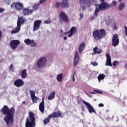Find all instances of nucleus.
Masks as SVG:
<instances>
[{
	"mask_svg": "<svg viewBox=\"0 0 127 127\" xmlns=\"http://www.w3.org/2000/svg\"><path fill=\"white\" fill-rule=\"evenodd\" d=\"M125 67L126 68V69H127V64H125Z\"/></svg>",
	"mask_w": 127,
	"mask_h": 127,
	"instance_id": "nucleus-51",
	"label": "nucleus"
},
{
	"mask_svg": "<svg viewBox=\"0 0 127 127\" xmlns=\"http://www.w3.org/2000/svg\"><path fill=\"white\" fill-rule=\"evenodd\" d=\"M46 64V58L44 57L41 58L37 63V67L39 69H42L45 66Z\"/></svg>",
	"mask_w": 127,
	"mask_h": 127,
	"instance_id": "nucleus-10",
	"label": "nucleus"
},
{
	"mask_svg": "<svg viewBox=\"0 0 127 127\" xmlns=\"http://www.w3.org/2000/svg\"><path fill=\"white\" fill-rule=\"evenodd\" d=\"M11 8H15L16 10H21L23 9V3L20 2H13L11 5Z\"/></svg>",
	"mask_w": 127,
	"mask_h": 127,
	"instance_id": "nucleus-6",
	"label": "nucleus"
},
{
	"mask_svg": "<svg viewBox=\"0 0 127 127\" xmlns=\"http://www.w3.org/2000/svg\"><path fill=\"white\" fill-rule=\"evenodd\" d=\"M95 18H96V17H95L94 16H92L91 17V20H94V19H95Z\"/></svg>",
	"mask_w": 127,
	"mask_h": 127,
	"instance_id": "nucleus-48",
	"label": "nucleus"
},
{
	"mask_svg": "<svg viewBox=\"0 0 127 127\" xmlns=\"http://www.w3.org/2000/svg\"><path fill=\"white\" fill-rule=\"evenodd\" d=\"M5 10V9H4V8L0 7V13L3 12Z\"/></svg>",
	"mask_w": 127,
	"mask_h": 127,
	"instance_id": "nucleus-41",
	"label": "nucleus"
},
{
	"mask_svg": "<svg viewBox=\"0 0 127 127\" xmlns=\"http://www.w3.org/2000/svg\"><path fill=\"white\" fill-rule=\"evenodd\" d=\"M31 99L33 101V103H37V100H39L38 98H37L36 96H34L33 97H32Z\"/></svg>",
	"mask_w": 127,
	"mask_h": 127,
	"instance_id": "nucleus-34",
	"label": "nucleus"
},
{
	"mask_svg": "<svg viewBox=\"0 0 127 127\" xmlns=\"http://www.w3.org/2000/svg\"><path fill=\"white\" fill-rule=\"evenodd\" d=\"M57 80L58 82H62V80H63V74L60 73L57 76Z\"/></svg>",
	"mask_w": 127,
	"mask_h": 127,
	"instance_id": "nucleus-26",
	"label": "nucleus"
},
{
	"mask_svg": "<svg viewBox=\"0 0 127 127\" xmlns=\"http://www.w3.org/2000/svg\"><path fill=\"white\" fill-rule=\"evenodd\" d=\"M80 19H82V18H83V13H80Z\"/></svg>",
	"mask_w": 127,
	"mask_h": 127,
	"instance_id": "nucleus-46",
	"label": "nucleus"
},
{
	"mask_svg": "<svg viewBox=\"0 0 127 127\" xmlns=\"http://www.w3.org/2000/svg\"><path fill=\"white\" fill-rule=\"evenodd\" d=\"M25 103H26V102H24V101H23V102H22V104H25Z\"/></svg>",
	"mask_w": 127,
	"mask_h": 127,
	"instance_id": "nucleus-55",
	"label": "nucleus"
},
{
	"mask_svg": "<svg viewBox=\"0 0 127 127\" xmlns=\"http://www.w3.org/2000/svg\"><path fill=\"white\" fill-rule=\"evenodd\" d=\"M90 93L91 94H93V95H94L95 94H103V92H102V91H101L100 90L94 89V90H93V92H90Z\"/></svg>",
	"mask_w": 127,
	"mask_h": 127,
	"instance_id": "nucleus-29",
	"label": "nucleus"
},
{
	"mask_svg": "<svg viewBox=\"0 0 127 127\" xmlns=\"http://www.w3.org/2000/svg\"><path fill=\"white\" fill-rule=\"evenodd\" d=\"M91 65L93 66H98V63H96V62H91Z\"/></svg>",
	"mask_w": 127,
	"mask_h": 127,
	"instance_id": "nucleus-40",
	"label": "nucleus"
},
{
	"mask_svg": "<svg viewBox=\"0 0 127 127\" xmlns=\"http://www.w3.org/2000/svg\"><path fill=\"white\" fill-rule=\"evenodd\" d=\"M39 111L43 114L44 113V110H45V107L44 105V98H42V102L40 103L39 105Z\"/></svg>",
	"mask_w": 127,
	"mask_h": 127,
	"instance_id": "nucleus-20",
	"label": "nucleus"
},
{
	"mask_svg": "<svg viewBox=\"0 0 127 127\" xmlns=\"http://www.w3.org/2000/svg\"><path fill=\"white\" fill-rule=\"evenodd\" d=\"M55 94H56L55 91H53V92H52L49 94V95L48 100H53V99H54V98H55Z\"/></svg>",
	"mask_w": 127,
	"mask_h": 127,
	"instance_id": "nucleus-24",
	"label": "nucleus"
},
{
	"mask_svg": "<svg viewBox=\"0 0 127 127\" xmlns=\"http://www.w3.org/2000/svg\"><path fill=\"white\" fill-rule=\"evenodd\" d=\"M2 36V33L1 31L0 30V41L1 40V37Z\"/></svg>",
	"mask_w": 127,
	"mask_h": 127,
	"instance_id": "nucleus-44",
	"label": "nucleus"
},
{
	"mask_svg": "<svg viewBox=\"0 0 127 127\" xmlns=\"http://www.w3.org/2000/svg\"><path fill=\"white\" fill-rule=\"evenodd\" d=\"M22 23H24V19H23V16L19 17L18 18V20L17 22V26L20 27Z\"/></svg>",
	"mask_w": 127,
	"mask_h": 127,
	"instance_id": "nucleus-21",
	"label": "nucleus"
},
{
	"mask_svg": "<svg viewBox=\"0 0 127 127\" xmlns=\"http://www.w3.org/2000/svg\"><path fill=\"white\" fill-rule=\"evenodd\" d=\"M64 40H67V37H64Z\"/></svg>",
	"mask_w": 127,
	"mask_h": 127,
	"instance_id": "nucleus-50",
	"label": "nucleus"
},
{
	"mask_svg": "<svg viewBox=\"0 0 127 127\" xmlns=\"http://www.w3.org/2000/svg\"><path fill=\"white\" fill-rule=\"evenodd\" d=\"M124 28H125V35L127 37V27L125 26H124Z\"/></svg>",
	"mask_w": 127,
	"mask_h": 127,
	"instance_id": "nucleus-42",
	"label": "nucleus"
},
{
	"mask_svg": "<svg viewBox=\"0 0 127 127\" xmlns=\"http://www.w3.org/2000/svg\"><path fill=\"white\" fill-rule=\"evenodd\" d=\"M101 1H102V2H105V0H100Z\"/></svg>",
	"mask_w": 127,
	"mask_h": 127,
	"instance_id": "nucleus-52",
	"label": "nucleus"
},
{
	"mask_svg": "<svg viewBox=\"0 0 127 127\" xmlns=\"http://www.w3.org/2000/svg\"><path fill=\"white\" fill-rule=\"evenodd\" d=\"M9 69L10 71H11L12 72H13L14 70V67L13 66V64H10V65L9 67Z\"/></svg>",
	"mask_w": 127,
	"mask_h": 127,
	"instance_id": "nucleus-38",
	"label": "nucleus"
},
{
	"mask_svg": "<svg viewBox=\"0 0 127 127\" xmlns=\"http://www.w3.org/2000/svg\"><path fill=\"white\" fill-rule=\"evenodd\" d=\"M93 52L95 54H101V53H102V50L99 49V48H98V47H95L93 49Z\"/></svg>",
	"mask_w": 127,
	"mask_h": 127,
	"instance_id": "nucleus-23",
	"label": "nucleus"
},
{
	"mask_svg": "<svg viewBox=\"0 0 127 127\" xmlns=\"http://www.w3.org/2000/svg\"><path fill=\"white\" fill-rule=\"evenodd\" d=\"M106 30L104 29H101L100 30H95L93 31L92 35L95 40L98 41L100 39H103L106 37Z\"/></svg>",
	"mask_w": 127,
	"mask_h": 127,
	"instance_id": "nucleus-2",
	"label": "nucleus"
},
{
	"mask_svg": "<svg viewBox=\"0 0 127 127\" xmlns=\"http://www.w3.org/2000/svg\"><path fill=\"white\" fill-rule=\"evenodd\" d=\"M29 118H27L26 119L25 127H35L36 124L35 123L34 113L29 112Z\"/></svg>",
	"mask_w": 127,
	"mask_h": 127,
	"instance_id": "nucleus-3",
	"label": "nucleus"
},
{
	"mask_svg": "<svg viewBox=\"0 0 127 127\" xmlns=\"http://www.w3.org/2000/svg\"><path fill=\"white\" fill-rule=\"evenodd\" d=\"M39 3H36L33 6V11L37 10L38 7H39Z\"/></svg>",
	"mask_w": 127,
	"mask_h": 127,
	"instance_id": "nucleus-31",
	"label": "nucleus"
},
{
	"mask_svg": "<svg viewBox=\"0 0 127 127\" xmlns=\"http://www.w3.org/2000/svg\"><path fill=\"white\" fill-rule=\"evenodd\" d=\"M24 43L27 45H31L33 47H35L36 46V43L34 42V40H30L29 39H26L24 40Z\"/></svg>",
	"mask_w": 127,
	"mask_h": 127,
	"instance_id": "nucleus-18",
	"label": "nucleus"
},
{
	"mask_svg": "<svg viewBox=\"0 0 127 127\" xmlns=\"http://www.w3.org/2000/svg\"><path fill=\"white\" fill-rule=\"evenodd\" d=\"M77 27L72 26L69 30V34L68 35V37H72L75 33H77Z\"/></svg>",
	"mask_w": 127,
	"mask_h": 127,
	"instance_id": "nucleus-19",
	"label": "nucleus"
},
{
	"mask_svg": "<svg viewBox=\"0 0 127 127\" xmlns=\"http://www.w3.org/2000/svg\"><path fill=\"white\" fill-rule=\"evenodd\" d=\"M72 81H73V82H75V74H73V75Z\"/></svg>",
	"mask_w": 127,
	"mask_h": 127,
	"instance_id": "nucleus-47",
	"label": "nucleus"
},
{
	"mask_svg": "<svg viewBox=\"0 0 127 127\" xmlns=\"http://www.w3.org/2000/svg\"><path fill=\"white\" fill-rule=\"evenodd\" d=\"M79 61H80L79 53H78V52H76L74 55L73 66H77L78 63H79Z\"/></svg>",
	"mask_w": 127,
	"mask_h": 127,
	"instance_id": "nucleus-17",
	"label": "nucleus"
},
{
	"mask_svg": "<svg viewBox=\"0 0 127 127\" xmlns=\"http://www.w3.org/2000/svg\"><path fill=\"white\" fill-rule=\"evenodd\" d=\"M14 85L17 88H19V87H22L24 85V81L21 79H17L14 82Z\"/></svg>",
	"mask_w": 127,
	"mask_h": 127,
	"instance_id": "nucleus-15",
	"label": "nucleus"
},
{
	"mask_svg": "<svg viewBox=\"0 0 127 127\" xmlns=\"http://www.w3.org/2000/svg\"><path fill=\"white\" fill-rule=\"evenodd\" d=\"M68 0H63L62 3L57 2L55 4L56 7L59 8V6L61 7H68L69 6V4L67 1Z\"/></svg>",
	"mask_w": 127,
	"mask_h": 127,
	"instance_id": "nucleus-13",
	"label": "nucleus"
},
{
	"mask_svg": "<svg viewBox=\"0 0 127 127\" xmlns=\"http://www.w3.org/2000/svg\"><path fill=\"white\" fill-rule=\"evenodd\" d=\"M105 77H106V75H105L104 74H99L97 77L99 82H101L102 80H104L105 79Z\"/></svg>",
	"mask_w": 127,
	"mask_h": 127,
	"instance_id": "nucleus-27",
	"label": "nucleus"
},
{
	"mask_svg": "<svg viewBox=\"0 0 127 127\" xmlns=\"http://www.w3.org/2000/svg\"><path fill=\"white\" fill-rule=\"evenodd\" d=\"M115 28H116V29H118V28H117V26H115Z\"/></svg>",
	"mask_w": 127,
	"mask_h": 127,
	"instance_id": "nucleus-54",
	"label": "nucleus"
},
{
	"mask_svg": "<svg viewBox=\"0 0 127 127\" xmlns=\"http://www.w3.org/2000/svg\"><path fill=\"white\" fill-rule=\"evenodd\" d=\"M119 65H120V63L118 61H114L113 63V65L114 66V67H116V66H119Z\"/></svg>",
	"mask_w": 127,
	"mask_h": 127,
	"instance_id": "nucleus-35",
	"label": "nucleus"
},
{
	"mask_svg": "<svg viewBox=\"0 0 127 127\" xmlns=\"http://www.w3.org/2000/svg\"><path fill=\"white\" fill-rule=\"evenodd\" d=\"M92 2V0H80L79 3L81 5V6L83 8V10H85V6L86 5L89 6L90 3Z\"/></svg>",
	"mask_w": 127,
	"mask_h": 127,
	"instance_id": "nucleus-12",
	"label": "nucleus"
},
{
	"mask_svg": "<svg viewBox=\"0 0 127 127\" xmlns=\"http://www.w3.org/2000/svg\"><path fill=\"white\" fill-rule=\"evenodd\" d=\"M59 16L60 17V21H63L64 22H66V23H68V22H69V18L68 17V16L64 13V12L61 11Z\"/></svg>",
	"mask_w": 127,
	"mask_h": 127,
	"instance_id": "nucleus-8",
	"label": "nucleus"
},
{
	"mask_svg": "<svg viewBox=\"0 0 127 127\" xmlns=\"http://www.w3.org/2000/svg\"><path fill=\"white\" fill-rule=\"evenodd\" d=\"M112 46L114 47H116L120 44V39H119V36L118 34H115L113 36L112 39Z\"/></svg>",
	"mask_w": 127,
	"mask_h": 127,
	"instance_id": "nucleus-9",
	"label": "nucleus"
},
{
	"mask_svg": "<svg viewBox=\"0 0 127 127\" xmlns=\"http://www.w3.org/2000/svg\"><path fill=\"white\" fill-rule=\"evenodd\" d=\"M119 2H122V0H119Z\"/></svg>",
	"mask_w": 127,
	"mask_h": 127,
	"instance_id": "nucleus-53",
	"label": "nucleus"
},
{
	"mask_svg": "<svg viewBox=\"0 0 127 127\" xmlns=\"http://www.w3.org/2000/svg\"><path fill=\"white\" fill-rule=\"evenodd\" d=\"M61 116H62V113L60 111L53 112L43 120V123L44 125H48L50 123L51 119H56V118H59Z\"/></svg>",
	"mask_w": 127,
	"mask_h": 127,
	"instance_id": "nucleus-5",
	"label": "nucleus"
},
{
	"mask_svg": "<svg viewBox=\"0 0 127 127\" xmlns=\"http://www.w3.org/2000/svg\"><path fill=\"white\" fill-rule=\"evenodd\" d=\"M106 57L107 58L106 61H112V59L111 58V56L109 55L108 53L106 54Z\"/></svg>",
	"mask_w": 127,
	"mask_h": 127,
	"instance_id": "nucleus-32",
	"label": "nucleus"
},
{
	"mask_svg": "<svg viewBox=\"0 0 127 127\" xmlns=\"http://www.w3.org/2000/svg\"><path fill=\"white\" fill-rule=\"evenodd\" d=\"M82 102L84 105H85L89 113H90V114H92V113H94V114H97V113L96 112V110L90 103L86 102L85 100H82Z\"/></svg>",
	"mask_w": 127,
	"mask_h": 127,
	"instance_id": "nucleus-7",
	"label": "nucleus"
},
{
	"mask_svg": "<svg viewBox=\"0 0 127 127\" xmlns=\"http://www.w3.org/2000/svg\"><path fill=\"white\" fill-rule=\"evenodd\" d=\"M118 4V2L116 1H113L111 4H109V5H111V7H113V6L115 5H117Z\"/></svg>",
	"mask_w": 127,
	"mask_h": 127,
	"instance_id": "nucleus-36",
	"label": "nucleus"
},
{
	"mask_svg": "<svg viewBox=\"0 0 127 127\" xmlns=\"http://www.w3.org/2000/svg\"><path fill=\"white\" fill-rule=\"evenodd\" d=\"M98 107H104V104L103 103H100L99 105H98Z\"/></svg>",
	"mask_w": 127,
	"mask_h": 127,
	"instance_id": "nucleus-45",
	"label": "nucleus"
},
{
	"mask_svg": "<svg viewBox=\"0 0 127 127\" xmlns=\"http://www.w3.org/2000/svg\"><path fill=\"white\" fill-rule=\"evenodd\" d=\"M68 33H69V34H70V32H69V31H68V32H64V35H66V34H68Z\"/></svg>",
	"mask_w": 127,
	"mask_h": 127,
	"instance_id": "nucleus-49",
	"label": "nucleus"
},
{
	"mask_svg": "<svg viewBox=\"0 0 127 127\" xmlns=\"http://www.w3.org/2000/svg\"><path fill=\"white\" fill-rule=\"evenodd\" d=\"M125 6H126V4H125L124 3L121 2L118 7V9L120 10H123Z\"/></svg>",
	"mask_w": 127,
	"mask_h": 127,
	"instance_id": "nucleus-30",
	"label": "nucleus"
},
{
	"mask_svg": "<svg viewBox=\"0 0 127 127\" xmlns=\"http://www.w3.org/2000/svg\"><path fill=\"white\" fill-rule=\"evenodd\" d=\"M33 12V10L30 9L28 7L22 9V14L23 15H29Z\"/></svg>",
	"mask_w": 127,
	"mask_h": 127,
	"instance_id": "nucleus-16",
	"label": "nucleus"
},
{
	"mask_svg": "<svg viewBox=\"0 0 127 127\" xmlns=\"http://www.w3.org/2000/svg\"><path fill=\"white\" fill-rule=\"evenodd\" d=\"M86 47V44L85 43H82L79 47L78 48V52L79 53L81 54L82 53V52L84 50V48Z\"/></svg>",
	"mask_w": 127,
	"mask_h": 127,
	"instance_id": "nucleus-22",
	"label": "nucleus"
},
{
	"mask_svg": "<svg viewBox=\"0 0 127 127\" xmlns=\"http://www.w3.org/2000/svg\"><path fill=\"white\" fill-rule=\"evenodd\" d=\"M21 77L22 79H25L27 77V73L26 72V69H24L21 71Z\"/></svg>",
	"mask_w": 127,
	"mask_h": 127,
	"instance_id": "nucleus-25",
	"label": "nucleus"
},
{
	"mask_svg": "<svg viewBox=\"0 0 127 127\" xmlns=\"http://www.w3.org/2000/svg\"><path fill=\"white\" fill-rule=\"evenodd\" d=\"M50 22H51V20H50V19H49L48 20H46L44 21V23H46L47 24H48L49 23H50Z\"/></svg>",
	"mask_w": 127,
	"mask_h": 127,
	"instance_id": "nucleus-39",
	"label": "nucleus"
},
{
	"mask_svg": "<svg viewBox=\"0 0 127 127\" xmlns=\"http://www.w3.org/2000/svg\"><path fill=\"white\" fill-rule=\"evenodd\" d=\"M1 111L3 115L6 116L4 118V120L7 125H9L10 123L13 122V117L15 113L14 107H12L9 109L7 106L4 105L3 108L1 109Z\"/></svg>",
	"mask_w": 127,
	"mask_h": 127,
	"instance_id": "nucleus-1",
	"label": "nucleus"
},
{
	"mask_svg": "<svg viewBox=\"0 0 127 127\" xmlns=\"http://www.w3.org/2000/svg\"><path fill=\"white\" fill-rule=\"evenodd\" d=\"M20 30V27L17 26L15 28V30H13L11 31V34H14L15 33H17L18 31Z\"/></svg>",
	"mask_w": 127,
	"mask_h": 127,
	"instance_id": "nucleus-28",
	"label": "nucleus"
},
{
	"mask_svg": "<svg viewBox=\"0 0 127 127\" xmlns=\"http://www.w3.org/2000/svg\"><path fill=\"white\" fill-rule=\"evenodd\" d=\"M31 98H33V97H35V92L33 90H29Z\"/></svg>",
	"mask_w": 127,
	"mask_h": 127,
	"instance_id": "nucleus-33",
	"label": "nucleus"
},
{
	"mask_svg": "<svg viewBox=\"0 0 127 127\" xmlns=\"http://www.w3.org/2000/svg\"><path fill=\"white\" fill-rule=\"evenodd\" d=\"M107 66H112V61H106V64Z\"/></svg>",
	"mask_w": 127,
	"mask_h": 127,
	"instance_id": "nucleus-37",
	"label": "nucleus"
},
{
	"mask_svg": "<svg viewBox=\"0 0 127 127\" xmlns=\"http://www.w3.org/2000/svg\"><path fill=\"white\" fill-rule=\"evenodd\" d=\"M111 5L110 4L103 2H101L100 4L99 5V7H96L95 10L94 11V15L95 16H98V13L100 12V10H105L106 9H109L111 8Z\"/></svg>",
	"mask_w": 127,
	"mask_h": 127,
	"instance_id": "nucleus-4",
	"label": "nucleus"
},
{
	"mask_svg": "<svg viewBox=\"0 0 127 127\" xmlns=\"http://www.w3.org/2000/svg\"><path fill=\"white\" fill-rule=\"evenodd\" d=\"M40 25H41V20H35L34 22L33 31H36V30H38V29H39V27H40Z\"/></svg>",
	"mask_w": 127,
	"mask_h": 127,
	"instance_id": "nucleus-14",
	"label": "nucleus"
},
{
	"mask_svg": "<svg viewBox=\"0 0 127 127\" xmlns=\"http://www.w3.org/2000/svg\"><path fill=\"white\" fill-rule=\"evenodd\" d=\"M20 44V42L17 40H13L10 42V46L11 49L14 50L17 48L18 45Z\"/></svg>",
	"mask_w": 127,
	"mask_h": 127,
	"instance_id": "nucleus-11",
	"label": "nucleus"
},
{
	"mask_svg": "<svg viewBox=\"0 0 127 127\" xmlns=\"http://www.w3.org/2000/svg\"><path fill=\"white\" fill-rule=\"evenodd\" d=\"M93 1H94V0H92Z\"/></svg>",
	"mask_w": 127,
	"mask_h": 127,
	"instance_id": "nucleus-56",
	"label": "nucleus"
},
{
	"mask_svg": "<svg viewBox=\"0 0 127 127\" xmlns=\"http://www.w3.org/2000/svg\"><path fill=\"white\" fill-rule=\"evenodd\" d=\"M46 1V0H40V3H44Z\"/></svg>",
	"mask_w": 127,
	"mask_h": 127,
	"instance_id": "nucleus-43",
	"label": "nucleus"
}]
</instances>
